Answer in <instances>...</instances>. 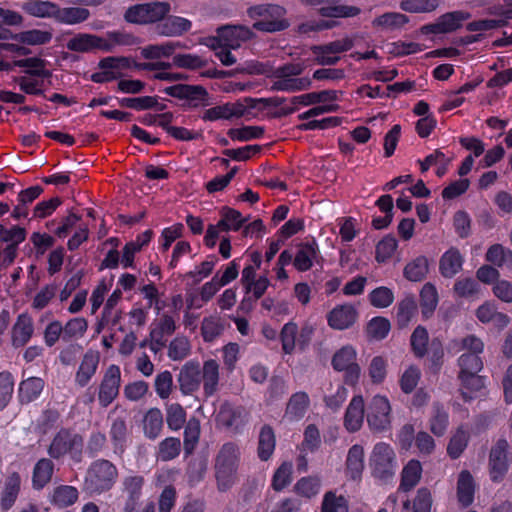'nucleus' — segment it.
Listing matches in <instances>:
<instances>
[{
	"label": "nucleus",
	"mask_w": 512,
	"mask_h": 512,
	"mask_svg": "<svg viewBox=\"0 0 512 512\" xmlns=\"http://www.w3.org/2000/svg\"><path fill=\"white\" fill-rule=\"evenodd\" d=\"M247 14L256 21L253 28L266 33L281 32L289 28L290 22L286 18L287 11L276 4H259L248 8Z\"/></svg>",
	"instance_id": "1"
},
{
	"label": "nucleus",
	"mask_w": 512,
	"mask_h": 512,
	"mask_svg": "<svg viewBox=\"0 0 512 512\" xmlns=\"http://www.w3.org/2000/svg\"><path fill=\"white\" fill-rule=\"evenodd\" d=\"M116 467L108 460H97L89 467L84 490L90 495H99L112 488L117 478Z\"/></svg>",
	"instance_id": "2"
},
{
	"label": "nucleus",
	"mask_w": 512,
	"mask_h": 512,
	"mask_svg": "<svg viewBox=\"0 0 512 512\" xmlns=\"http://www.w3.org/2000/svg\"><path fill=\"white\" fill-rule=\"evenodd\" d=\"M459 379L462 384L461 395L464 401L472 398L471 393L479 391L484 386L482 377L478 376V372L483 367L482 360L476 354L464 353L459 360Z\"/></svg>",
	"instance_id": "3"
},
{
	"label": "nucleus",
	"mask_w": 512,
	"mask_h": 512,
	"mask_svg": "<svg viewBox=\"0 0 512 512\" xmlns=\"http://www.w3.org/2000/svg\"><path fill=\"white\" fill-rule=\"evenodd\" d=\"M238 449L233 443H226L222 446L216 458V478L220 491H226L234 481L237 470Z\"/></svg>",
	"instance_id": "4"
},
{
	"label": "nucleus",
	"mask_w": 512,
	"mask_h": 512,
	"mask_svg": "<svg viewBox=\"0 0 512 512\" xmlns=\"http://www.w3.org/2000/svg\"><path fill=\"white\" fill-rule=\"evenodd\" d=\"M170 11L168 2H150L129 7L124 15L130 23L146 24L163 19Z\"/></svg>",
	"instance_id": "5"
},
{
	"label": "nucleus",
	"mask_w": 512,
	"mask_h": 512,
	"mask_svg": "<svg viewBox=\"0 0 512 512\" xmlns=\"http://www.w3.org/2000/svg\"><path fill=\"white\" fill-rule=\"evenodd\" d=\"M512 453L509 451V443L506 439H498L492 446L489 454V471L492 481L498 482L508 472Z\"/></svg>",
	"instance_id": "6"
},
{
	"label": "nucleus",
	"mask_w": 512,
	"mask_h": 512,
	"mask_svg": "<svg viewBox=\"0 0 512 512\" xmlns=\"http://www.w3.org/2000/svg\"><path fill=\"white\" fill-rule=\"evenodd\" d=\"M83 438L78 434H71L67 430L59 431L49 446V455L53 458H60L66 453L77 458L81 455Z\"/></svg>",
	"instance_id": "7"
},
{
	"label": "nucleus",
	"mask_w": 512,
	"mask_h": 512,
	"mask_svg": "<svg viewBox=\"0 0 512 512\" xmlns=\"http://www.w3.org/2000/svg\"><path fill=\"white\" fill-rule=\"evenodd\" d=\"M164 92L172 97L186 100V105L190 108L210 105L209 94L201 85L177 84L165 88Z\"/></svg>",
	"instance_id": "8"
},
{
	"label": "nucleus",
	"mask_w": 512,
	"mask_h": 512,
	"mask_svg": "<svg viewBox=\"0 0 512 512\" xmlns=\"http://www.w3.org/2000/svg\"><path fill=\"white\" fill-rule=\"evenodd\" d=\"M356 352L350 346H345L340 349L332 359L334 369L338 371H345V381L350 385H354L360 375V367L355 362Z\"/></svg>",
	"instance_id": "9"
},
{
	"label": "nucleus",
	"mask_w": 512,
	"mask_h": 512,
	"mask_svg": "<svg viewBox=\"0 0 512 512\" xmlns=\"http://www.w3.org/2000/svg\"><path fill=\"white\" fill-rule=\"evenodd\" d=\"M218 45H225V48L237 49L242 42L255 37V33L243 25H226L217 29Z\"/></svg>",
	"instance_id": "10"
},
{
	"label": "nucleus",
	"mask_w": 512,
	"mask_h": 512,
	"mask_svg": "<svg viewBox=\"0 0 512 512\" xmlns=\"http://www.w3.org/2000/svg\"><path fill=\"white\" fill-rule=\"evenodd\" d=\"M66 47L70 51L79 53H89L95 49L106 52L112 51V46L107 43L106 39L87 33H80L73 36L67 41Z\"/></svg>",
	"instance_id": "11"
},
{
	"label": "nucleus",
	"mask_w": 512,
	"mask_h": 512,
	"mask_svg": "<svg viewBox=\"0 0 512 512\" xmlns=\"http://www.w3.org/2000/svg\"><path fill=\"white\" fill-rule=\"evenodd\" d=\"M120 381L121 373L119 367L110 365L99 387L98 399L103 407H107L117 397Z\"/></svg>",
	"instance_id": "12"
},
{
	"label": "nucleus",
	"mask_w": 512,
	"mask_h": 512,
	"mask_svg": "<svg viewBox=\"0 0 512 512\" xmlns=\"http://www.w3.org/2000/svg\"><path fill=\"white\" fill-rule=\"evenodd\" d=\"M177 382L184 395H190L199 389L201 369L197 362L189 361L180 369Z\"/></svg>",
	"instance_id": "13"
},
{
	"label": "nucleus",
	"mask_w": 512,
	"mask_h": 512,
	"mask_svg": "<svg viewBox=\"0 0 512 512\" xmlns=\"http://www.w3.org/2000/svg\"><path fill=\"white\" fill-rule=\"evenodd\" d=\"M475 315L481 323H491L499 330L504 329L510 323L509 316L503 312H499L496 304L492 301H486L480 305L476 309Z\"/></svg>",
	"instance_id": "14"
},
{
	"label": "nucleus",
	"mask_w": 512,
	"mask_h": 512,
	"mask_svg": "<svg viewBox=\"0 0 512 512\" xmlns=\"http://www.w3.org/2000/svg\"><path fill=\"white\" fill-rule=\"evenodd\" d=\"M302 3L310 6L328 4L319 9L324 17H354L360 13V9L350 5H334L336 0H301Z\"/></svg>",
	"instance_id": "15"
},
{
	"label": "nucleus",
	"mask_w": 512,
	"mask_h": 512,
	"mask_svg": "<svg viewBox=\"0 0 512 512\" xmlns=\"http://www.w3.org/2000/svg\"><path fill=\"white\" fill-rule=\"evenodd\" d=\"M217 418L224 427L237 431L245 423L246 411L243 407L225 402L220 406Z\"/></svg>",
	"instance_id": "16"
},
{
	"label": "nucleus",
	"mask_w": 512,
	"mask_h": 512,
	"mask_svg": "<svg viewBox=\"0 0 512 512\" xmlns=\"http://www.w3.org/2000/svg\"><path fill=\"white\" fill-rule=\"evenodd\" d=\"M470 18V14L464 11H454L442 15L436 23L427 26L426 29L432 33H448L459 27Z\"/></svg>",
	"instance_id": "17"
},
{
	"label": "nucleus",
	"mask_w": 512,
	"mask_h": 512,
	"mask_svg": "<svg viewBox=\"0 0 512 512\" xmlns=\"http://www.w3.org/2000/svg\"><path fill=\"white\" fill-rule=\"evenodd\" d=\"M356 319L357 311L349 304L337 306L328 314L329 325L338 330L349 328Z\"/></svg>",
	"instance_id": "18"
},
{
	"label": "nucleus",
	"mask_w": 512,
	"mask_h": 512,
	"mask_svg": "<svg viewBox=\"0 0 512 512\" xmlns=\"http://www.w3.org/2000/svg\"><path fill=\"white\" fill-rule=\"evenodd\" d=\"M364 418V402L361 396H355L345 414L344 424L348 431L356 432L360 429Z\"/></svg>",
	"instance_id": "19"
},
{
	"label": "nucleus",
	"mask_w": 512,
	"mask_h": 512,
	"mask_svg": "<svg viewBox=\"0 0 512 512\" xmlns=\"http://www.w3.org/2000/svg\"><path fill=\"white\" fill-rule=\"evenodd\" d=\"M463 257L456 248H450L440 258L439 270L443 277L452 278L462 268Z\"/></svg>",
	"instance_id": "20"
},
{
	"label": "nucleus",
	"mask_w": 512,
	"mask_h": 512,
	"mask_svg": "<svg viewBox=\"0 0 512 512\" xmlns=\"http://www.w3.org/2000/svg\"><path fill=\"white\" fill-rule=\"evenodd\" d=\"M191 22L188 19L169 16L164 22L157 25V33L162 36H180L191 29Z\"/></svg>",
	"instance_id": "21"
},
{
	"label": "nucleus",
	"mask_w": 512,
	"mask_h": 512,
	"mask_svg": "<svg viewBox=\"0 0 512 512\" xmlns=\"http://www.w3.org/2000/svg\"><path fill=\"white\" fill-rule=\"evenodd\" d=\"M367 423L370 429L375 433L382 432L384 428V397L374 396L368 406Z\"/></svg>",
	"instance_id": "22"
},
{
	"label": "nucleus",
	"mask_w": 512,
	"mask_h": 512,
	"mask_svg": "<svg viewBox=\"0 0 512 512\" xmlns=\"http://www.w3.org/2000/svg\"><path fill=\"white\" fill-rule=\"evenodd\" d=\"M310 404L309 397L305 392L293 394L286 406L285 417L290 420H299L304 417Z\"/></svg>",
	"instance_id": "23"
},
{
	"label": "nucleus",
	"mask_w": 512,
	"mask_h": 512,
	"mask_svg": "<svg viewBox=\"0 0 512 512\" xmlns=\"http://www.w3.org/2000/svg\"><path fill=\"white\" fill-rule=\"evenodd\" d=\"M33 334V323L26 314L19 315L13 327L12 341L15 347L24 346Z\"/></svg>",
	"instance_id": "24"
},
{
	"label": "nucleus",
	"mask_w": 512,
	"mask_h": 512,
	"mask_svg": "<svg viewBox=\"0 0 512 512\" xmlns=\"http://www.w3.org/2000/svg\"><path fill=\"white\" fill-rule=\"evenodd\" d=\"M364 450L360 445H353L347 455L346 471L352 480L360 479L364 468Z\"/></svg>",
	"instance_id": "25"
},
{
	"label": "nucleus",
	"mask_w": 512,
	"mask_h": 512,
	"mask_svg": "<svg viewBox=\"0 0 512 512\" xmlns=\"http://www.w3.org/2000/svg\"><path fill=\"white\" fill-rule=\"evenodd\" d=\"M475 484L472 475L464 470L457 481V497L463 506H469L474 500Z\"/></svg>",
	"instance_id": "26"
},
{
	"label": "nucleus",
	"mask_w": 512,
	"mask_h": 512,
	"mask_svg": "<svg viewBox=\"0 0 512 512\" xmlns=\"http://www.w3.org/2000/svg\"><path fill=\"white\" fill-rule=\"evenodd\" d=\"M44 388V380L39 377H29L19 385L21 403H30L39 397Z\"/></svg>",
	"instance_id": "27"
},
{
	"label": "nucleus",
	"mask_w": 512,
	"mask_h": 512,
	"mask_svg": "<svg viewBox=\"0 0 512 512\" xmlns=\"http://www.w3.org/2000/svg\"><path fill=\"white\" fill-rule=\"evenodd\" d=\"M99 363V356L92 352H88L84 355L80 367L76 373V383L84 387L90 381L92 376L95 374Z\"/></svg>",
	"instance_id": "28"
},
{
	"label": "nucleus",
	"mask_w": 512,
	"mask_h": 512,
	"mask_svg": "<svg viewBox=\"0 0 512 512\" xmlns=\"http://www.w3.org/2000/svg\"><path fill=\"white\" fill-rule=\"evenodd\" d=\"M422 466L417 460H410L402 470L399 490L407 492L417 485L421 478Z\"/></svg>",
	"instance_id": "29"
},
{
	"label": "nucleus",
	"mask_w": 512,
	"mask_h": 512,
	"mask_svg": "<svg viewBox=\"0 0 512 512\" xmlns=\"http://www.w3.org/2000/svg\"><path fill=\"white\" fill-rule=\"evenodd\" d=\"M449 417L443 406L435 403L432 407L431 416L429 418L430 431L435 436H443L448 428Z\"/></svg>",
	"instance_id": "30"
},
{
	"label": "nucleus",
	"mask_w": 512,
	"mask_h": 512,
	"mask_svg": "<svg viewBox=\"0 0 512 512\" xmlns=\"http://www.w3.org/2000/svg\"><path fill=\"white\" fill-rule=\"evenodd\" d=\"M311 84L312 81L308 77L277 78V80L272 84L271 90L288 92L303 91L309 89Z\"/></svg>",
	"instance_id": "31"
},
{
	"label": "nucleus",
	"mask_w": 512,
	"mask_h": 512,
	"mask_svg": "<svg viewBox=\"0 0 512 512\" xmlns=\"http://www.w3.org/2000/svg\"><path fill=\"white\" fill-rule=\"evenodd\" d=\"M163 426V415L158 408H151L147 411L143 420L145 435L150 439L159 436Z\"/></svg>",
	"instance_id": "32"
},
{
	"label": "nucleus",
	"mask_w": 512,
	"mask_h": 512,
	"mask_svg": "<svg viewBox=\"0 0 512 512\" xmlns=\"http://www.w3.org/2000/svg\"><path fill=\"white\" fill-rule=\"evenodd\" d=\"M275 434L269 425L262 427L259 434L258 456L261 460L267 461L275 449Z\"/></svg>",
	"instance_id": "33"
},
{
	"label": "nucleus",
	"mask_w": 512,
	"mask_h": 512,
	"mask_svg": "<svg viewBox=\"0 0 512 512\" xmlns=\"http://www.w3.org/2000/svg\"><path fill=\"white\" fill-rule=\"evenodd\" d=\"M78 499V491L73 486L56 487L52 495V503L60 508L73 505Z\"/></svg>",
	"instance_id": "34"
},
{
	"label": "nucleus",
	"mask_w": 512,
	"mask_h": 512,
	"mask_svg": "<svg viewBox=\"0 0 512 512\" xmlns=\"http://www.w3.org/2000/svg\"><path fill=\"white\" fill-rule=\"evenodd\" d=\"M428 269L427 258L425 256H418L406 265L404 275L410 281H421L428 273Z\"/></svg>",
	"instance_id": "35"
},
{
	"label": "nucleus",
	"mask_w": 512,
	"mask_h": 512,
	"mask_svg": "<svg viewBox=\"0 0 512 512\" xmlns=\"http://www.w3.org/2000/svg\"><path fill=\"white\" fill-rule=\"evenodd\" d=\"M469 440V431L466 427L460 426L452 435L447 452L452 458H458L466 448Z\"/></svg>",
	"instance_id": "36"
},
{
	"label": "nucleus",
	"mask_w": 512,
	"mask_h": 512,
	"mask_svg": "<svg viewBox=\"0 0 512 512\" xmlns=\"http://www.w3.org/2000/svg\"><path fill=\"white\" fill-rule=\"evenodd\" d=\"M204 390L207 395H212L216 391L219 380V365L215 360H208L203 366Z\"/></svg>",
	"instance_id": "37"
},
{
	"label": "nucleus",
	"mask_w": 512,
	"mask_h": 512,
	"mask_svg": "<svg viewBox=\"0 0 512 512\" xmlns=\"http://www.w3.org/2000/svg\"><path fill=\"white\" fill-rule=\"evenodd\" d=\"M20 489V478L18 474H11L5 484V489L1 497V506L8 510L14 504Z\"/></svg>",
	"instance_id": "38"
},
{
	"label": "nucleus",
	"mask_w": 512,
	"mask_h": 512,
	"mask_svg": "<svg viewBox=\"0 0 512 512\" xmlns=\"http://www.w3.org/2000/svg\"><path fill=\"white\" fill-rule=\"evenodd\" d=\"M54 464L50 459H40L33 472V484L37 488H42L46 485L52 476Z\"/></svg>",
	"instance_id": "39"
},
{
	"label": "nucleus",
	"mask_w": 512,
	"mask_h": 512,
	"mask_svg": "<svg viewBox=\"0 0 512 512\" xmlns=\"http://www.w3.org/2000/svg\"><path fill=\"white\" fill-rule=\"evenodd\" d=\"M89 15L90 12L86 8L68 7L60 9L58 7L56 19L66 24H77L87 20Z\"/></svg>",
	"instance_id": "40"
},
{
	"label": "nucleus",
	"mask_w": 512,
	"mask_h": 512,
	"mask_svg": "<svg viewBox=\"0 0 512 512\" xmlns=\"http://www.w3.org/2000/svg\"><path fill=\"white\" fill-rule=\"evenodd\" d=\"M422 314L424 317H429L438 303V293L435 286L431 283H426L420 293Z\"/></svg>",
	"instance_id": "41"
},
{
	"label": "nucleus",
	"mask_w": 512,
	"mask_h": 512,
	"mask_svg": "<svg viewBox=\"0 0 512 512\" xmlns=\"http://www.w3.org/2000/svg\"><path fill=\"white\" fill-rule=\"evenodd\" d=\"M337 99V91L335 90H324L321 92H312L301 96H295L292 98V103L303 104L305 106L313 105L326 101H333Z\"/></svg>",
	"instance_id": "42"
},
{
	"label": "nucleus",
	"mask_w": 512,
	"mask_h": 512,
	"mask_svg": "<svg viewBox=\"0 0 512 512\" xmlns=\"http://www.w3.org/2000/svg\"><path fill=\"white\" fill-rule=\"evenodd\" d=\"M52 38L49 31L27 30L15 34L14 40L27 45H42L48 43Z\"/></svg>",
	"instance_id": "43"
},
{
	"label": "nucleus",
	"mask_w": 512,
	"mask_h": 512,
	"mask_svg": "<svg viewBox=\"0 0 512 512\" xmlns=\"http://www.w3.org/2000/svg\"><path fill=\"white\" fill-rule=\"evenodd\" d=\"M166 422L170 429L179 430L186 422V412L178 403L167 405Z\"/></svg>",
	"instance_id": "44"
},
{
	"label": "nucleus",
	"mask_w": 512,
	"mask_h": 512,
	"mask_svg": "<svg viewBox=\"0 0 512 512\" xmlns=\"http://www.w3.org/2000/svg\"><path fill=\"white\" fill-rule=\"evenodd\" d=\"M371 474L376 479L384 478V445L378 443L375 445L369 460Z\"/></svg>",
	"instance_id": "45"
},
{
	"label": "nucleus",
	"mask_w": 512,
	"mask_h": 512,
	"mask_svg": "<svg viewBox=\"0 0 512 512\" xmlns=\"http://www.w3.org/2000/svg\"><path fill=\"white\" fill-rule=\"evenodd\" d=\"M181 451V443L178 438L169 437L159 444L158 458L161 461H169L176 458Z\"/></svg>",
	"instance_id": "46"
},
{
	"label": "nucleus",
	"mask_w": 512,
	"mask_h": 512,
	"mask_svg": "<svg viewBox=\"0 0 512 512\" xmlns=\"http://www.w3.org/2000/svg\"><path fill=\"white\" fill-rule=\"evenodd\" d=\"M200 423L196 418H191L184 430V450L190 454L199 440Z\"/></svg>",
	"instance_id": "47"
},
{
	"label": "nucleus",
	"mask_w": 512,
	"mask_h": 512,
	"mask_svg": "<svg viewBox=\"0 0 512 512\" xmlns=\"http://www.w3.org/2000/svg\"><path fill=\"white\" fill-rule=\"evenodd\" d=\"M438 5L439 0H403L400 7L410 13H427L434 11Z\"/></svg>",
	"instance_id": "48"
},
{
	"label": "nucleus",
	"mask_w": 512,
	"mask_h": 512,
	"mask_svg": "<svg viewBox=\"0 0 512 512\" xmlns=\"http://www.w3.org/2000/svg\"><path fill=\"white\" fill-rule=\"evenodd\" d=\"M176 47H180V43L149 45L143 48L141 53L145 59H159L161 57H169L172 55Z\"/></svg>",
	"instance_id": "49"
},
{
	"label": "nucleus",
	"mask_w": 512,
	"mask_h": 512,
	"mask_svg": "<svg viewBox=\"0 0 512 512\" xmlns=\"http://www.w3.org/2000/svg\"><path fill=\"white\" fill-rule=\"evenodd\" d=\"M316 251L315 249L309 245L305 244L301 246V248L298 250L297 254L294 258V266L299 271H307L312 266V259L315 257Z\"/></svg>",
	"instance_id": "50"
},
{
	"label": "nucleus",
	"mask_w": 512,
	"mask_h": 512,
	"mask_svg": "<svg viewBox=\"0 0 512 512\" xmlns=\"http://www.w3.org/2000/svg\"><path fill=\"white\" fill-rule=\"evenodd\" d=\"M88 324L84 318H73L63 327V341H70L74 337H81L87 330Z\"/></svg>",
	"instance_id": "51"
},
{
	"label": "nucleus",
	"mask_w": 512,
	"mask_h": 512,
	"mask_svg": "<svg viewBox=\"0 0 512 512\" xmlns=\"http://www.w3.org/2000/svg\"><path fill=\"white\" fill-rule=\"evenodd\" d=\"M322 512H348L347 501L343 496L327 492L323 499Z\"/></svg>",
	"instance_id": "52"
},
{
	"label": "nucleus",
	"mask_w": 512,
	"mask_h": 512,
	"mask_svg": "<svg viewBox=\"0 0 512 512\" xmlns=\"http://www.w3.org/2000/svg\"><path fill=\"white\" fill-rule=\"evenodd\" d=\"M422 50V46L415 42H393L386 44V53L393 56L414 54Z\"/></svg>",
	"instance_id": "53"
},
{
	"label": "nucleus",
	"mask_w": 512,
	"mask_h": 512,
	"mask_svg": "<svg viewBox=\"0 0 512 512\" xmlns=\"http://www.w3.org/2000/svg\"><path fill=\"white\" fill-rule=\"evenodd\" d=\"M28 12L36 17H55L57 16L58 6L48 1H36L30 3Z\"/></svg>",
	"instance_id": "54"
},
{
	"label": "nucleus",
	"mask_w": 512,
	"mask_h": 512,
	"mask_svg": "<svg viewBox=\"0 0 512 512\" xmlns=\"http://www.w3.org/2000/svg\"><path fill=\"white\" fill-rule=\"evenodd\" d=\"M292 464L283 462L273 476L272 486L276 491L285 488L291 482Z\"/></svg>",
	"instance_id": "55"
},
{
	"label": "nucleus",
	"mask_w": 512,
	"mask_h": 512,
	"mask_svg": "<svg viewBox=\"0 0 512 512\" xmlns=\"http://www.w3.org/2000/svg\"><path fill=\"white\" fill-rule=\"evenodd\" d=\"M319 488L320 480L316 477H304L295 485L297 493L307 498L315 496L319 492Z\"/></svg>",
	"instance_id": "56"
},
{
	"label": "nucleus",
	"mask_w": 512,
	"mask_h": 512,
	"mask_svg": "<svg viewBox=\"0 0 512 512\" xmlns=\"http://www.w3.org/2000/svg\"><path fill=\"white\" fill-rule=\"evenodd\" d=\"M480 290L479 283L473 278H459L454 284V291L460 297H470Z\"/></svg>",
	"instance_id": "57"
},
{
	"label": "nucleus",
	"mask_w": 512,
	"mask_h": 512,
	"mask_svg": "<svg viewBox=\"0 0 512 512\" xmlns=\"http://www.w3.org/2000/svg\"><path fill=\"white\" fill-rule=\"evenodd\" d=\"M155 390L161 399H167L171 394L173 377L171 372L163 371L155 378Z\"/></svg>",
	"instance_id": "58"
},
{
	"label": "nucleus",
	"mask_w": 512,
	"mask_h": 512,
	"mask_svg": "<svg viewBox=\"0 0 512 512\" xmlns=\"http://www.w3.org/2000/svg\"><path fill=\"white\" fill-rule=\"evenodd\" d=\"M190 350L189 341L185 337H176L169 345L168 356L174 360H182Z\"/></svg>",
	"instance_id": "59"
},
{
	"label": "nucleus",
	"mask_w": 512,
	"mask_h": 512,
	"mask_svg": "<svg viewBox=\"0 0 512 512\" xmlns=\"http://www.w3.org/2000/svg\"><path fill=\"white\" fill-rule=\"evenodd\" d=\"M298 327L295 323L289 322L284 325L281 331L282 348L285 353L290 354L295 348V338Z\"/></svg>",
	"instance_id": "60"
},
{
	"label": "nucleus",
	"mask_w": 512,
	"mask_h": 512,
	"mask_svg": "<svg viewBox=\"0 0 512 512\" xmlns=\"http://www.w3.org/2000/svg\"><path fill=\"white\" fill-rule=\"evenodd\" d=\"M144 479L141 476H128L123 480V491L127 499L139 500Z\"/></svg>",
	"instance_id": "61"
},
{
	"label": "nucleus",
	"mask_w": 512,
	"mask_h": 512,
	"mask_svg": "<svg viewBox=\"0 0 512 512\" xmlns=\"http://www.w3.org/2000/svg\"><path fill=\"white\" fill-rule=\"evenodd\" d=\"M264 129L259 126H247L241 129H230L228 135L232 139L240 141H248L250 139L259 138L263 135Z\"/></svg>",
	"instance_id": "62"
},
{
	"label": "nucleus",
	"mask_w": 512,
	"mask_h": 512,
	"mask_svg": "<svg viewBox=\"0 0 512 512\" xmlns=\"http://www.w3.org/2000/svg\"><path fill=\"white\" fill-rule=\"evenodd\" d=\"M428 343V333L423 327H417L411 336V346L417 356H423Z\"/></svg>",
	"instance_id": "63"
},
{
	"label": "nucleus",
	"mask_w": 512,
	"mask_h": 512,
	"mask_svg": "<svg viewBox=\"0 0 512 512\" xmlns=\"http://www.w3.org/2000/svg\"><path fill=\"white\" fill-rule=\"evenodd\" d=\"M431 506V492L427 488H420L413 501L412 512H430Z\"/></svg>",
	"instance_id": "64"
}]
</instances>
